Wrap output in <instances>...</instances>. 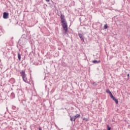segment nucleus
I'll return each instance as SVG.
<instances>
[{
    "instance_id": "nucleus-6",
    "label": "nucleus",
    "mask_w": 130,
    "mask_h": 130,
    "mask_svg": "<svg viewBox=\"0 0 130 130\" xmlns=\"http://www.w3.org/2000/svg\"><path fill=\"white\" fill-rule=\"evenodd\" d=\"M100 62H101L100 60L97 61V60H93V61H92V62H93V63H99Z\"/></svg>"
},
{
    "instance_id": "nucleus-3",
    "label": "nucleus",
    "mask_w": 130,
    "mask_h": 130,
    "mask_svg": "<svg viewBox=\"0 0 130 130\" xmlns=\"http://www.w3.org/2000/svg\"><path fill=\"white\" fill-rule=\"evenodd\" d=\"M81 116V115L80 114H76L75 116L72 117V116H70V120L71 121H75L76 119L77 118H80Z\"/></svg>"
},
{
    "instance_id": "nucleus-17",
    "label": "nucleus",
    "mask_w": 130,
    "mask_h": 130,
    "mask_svg": "<svg viewBox=\"0 0 130 130\" xmlns=\"http://www.w3.org/2000/svg\"><path fill=\"white\" fill-rule=\"evenodd\" d=\"M46 1H49V0H46Z\"/></svg>"
},
{
    "instance_id": "nucleus-2",
    "label": "nucleus",
    "mask_w": 130,
    "mask_h": 130,
    "mask_svg": "<svg viewBox=\"0 0 130 130\" xmlns=\"http://www.w3.org/2000/svg\"><path fill=\"white\" fill-rule=\"evenodd\" d=\"M21 77H22V79L24 81V82H25V83H29V82H28V79H27V77H26V74H25V71H21L20 73Z\"/></svg>"
},
{
    "instance_id": "nucleus-9",
    "label": "nucleus",
    "mask_w": 130,
    "mask_h": 130,
    "mask_svg": "<svg viewBox=\"0 0 130 130\" xmlns=\"http://www.w3.org/2000/svg\"><path fill=\"white\" fill-rule=\"evenodd\" d=\"M106 92L108 93V94H109L110 95L112 94L111 91L109 89H107L106 90Z\"/></svg>"
},
{
    "instance_id": "nucleus-5",
    "label": "nucleus",
    "mask_w": 130,
    "mask_h": 130,
    "mask_svg": "<svg viewBox=\"0 0 130 130\" xmlns=\"http://www.w3.org/2000/svg\"><path fill=\"white\" fill-rule=\"evenodd\" d=\"M78 35H79V37H80V39L81 40H82L83 41H84V37H83V35H82L81 34H79Z\"/></svg>"
},
{
    "instance_id": "nucleus-8",
    "label": "nucleus",
    "mask_w": 130,
    "mask_h": 130,
    "mask_svg": "<svg viewBox=\"0 0 130 130\" xmlns=\"http://www.w3.org/2000/svg\"><path fill=\"white\" fill-rule=\"evenodd\" d=\"M18 58L19 60H21V55L19 52L18 53Z\"/></svg>"
},
{
    "instance_id": "nucleus-11",
    "label": "nucleus",
    "mask_w": 130,
    "mask_h": 130,
    "mask_svg": "<svg viewBox=\"0 0 130 130\" xmlns=\"http://www.w3.org/2000/svg\"><path fill=\"white\" fill-rule=\"evenodd\" d=\"M108 27V26L107 24H105V25H104V29H107Z\"/></svg>"
},
{
    "instance_id": "nucleus-18",
    "label": "nucleus",
    "mask_w": 130,
    "mask_h": 130,
    "mask_svg": "<svg viewBox=\"0 0 130 130\" xmlns=\"http://www.w3.org/2000/svg\"><path fill=\"white\" fill-rule=\"evenodd\" d=\"M47 2H49V1H48Z\"/></svg>"
},
{
    "instance_id": "nucleus-13",
    "label": "nucleus",
    "mask_w": 130,
    "mask_h": 130,
    "mask_svg": "<svg viewBox=\"0 0 130 130\" xmlns=\"http://www.w3.org/2000/svg\"><path fill=\"white\" fill-rule=\"evenodd\" d=\"M108 130H111V127H109V125H107Z\"/></svg>"
},
{
    "instance_id": "nucleus-16",
    "label": "nucleus",
    "mask_w": 130,
    "mask_h": 130,
    "mask_svg": "<svg viewBox=\"0 0 130 130\" xmlns=\"http://www.w3.org/2000/svg\"><path fill=\"white\" fill-rule=\"evenodd\" d=\"M39 130H41V129L40 128H39Z\"/></svg>"
},
{
    "instance_id": "nucleus-1",
    "label": "nucleus",
    "mask_w": 130,
    "mask_h": 130,
    "mask_svg": "<svg viewBox=\"0 0 130 130\" xmlns=\"http://www.w3.org/2000/svg\"><path fill=\"white\" fill-rule=\"evenodd\" d=\"M60 19H61V23L62 24V27L63 29L65 30V33L67 34L68 32V22H67V20L64 18V15L62 14L60 15Z\"/></svg>"
},
{
    "instance_id": "nucleus-14",
    "label": "nucleus",
    "mask_w": 130,
    "mask_h": 130,
    "mask_svg": "<svg viewBox=\"0 0 130 130\" xmlns=\"http://www.w3.org/2000/svg\"><path fill=\"white\" fill-rule=\"evenodd\" d=\"M94 86H97V83L96 82H93Z\"/></svg>"
},
{
    "instance_id": "nucleus-7",
    "label": "nucleus",
    "mask_w": 130,
    "mask_h": 130,
    "mask_svg": "<svg viewBox=\"0 0 130 130\" xmlns=\"http://www.w3.org/2000/svg\"><path fill=\"white\" fill-rule=\"evenodd\" d=\"M113 100H114V101H115V102L116 103V104H117L118 103V100L117 99H116L115 98L113 99Z\"/></svg>"
},
{
    "instance_id": "nucleus-10",
    "label": "nucleus",
    "mask_w": 130,
    "mask_h": 130,
    "mask_svg": "<svg viewBox=\"0 0 130 130\" xmlns=\"http://www.w3.org/2000/svg\"><path fill=\"white\" fill-rule=\"evenodd\" d=\"M110 96L111 98H112V99H114V96H113V94H112V93H111L110 94Z\"/></svg>"
},
{
    "instance_id": "nucleus-4",
    "label": "nucleus",
    "mask_w": 130,
    "mask_h": 130,
    "mask_svg": "<svg viewBox=\"0 0 130 130\" xmlns=\"http://www.w3.org/2000/svg\"><path fill=\"white\" fill-rule=\"evenodd\" d=\"M3 18L4 19H9V13L4 12L3 13Z\"/></svg>"
},
{
    "instance_id": "nucleus-15",
    "label": "nucleus",
    "mask_w": 130,
    "mask_h": 130,
    "mask_svg": "<svg viewBox=\"0 0 130 130\" xmlns=\"http://www.w3.org/2000/svg\"><path fill=\"white\" fill-rule=\"evenodd\" d=\"M127 76V78H129V74H128Z\"/></svg>"
},
{
    "instance_id": "nucleus-12",
    "label": "nucleus",
    "mask_w": 130,
    "mask_h": 130,
    "mask_svg": "<svg viewBox=\"0 0 130 130\" xmlns=\"http://www.w3.org/2000/svg\"><path fill=\"white\" fill-rule=\"evenodd\" d=\"M11 97H12V98H15V94L14 93H11Z\"/></svg>"
}]
</instances>
